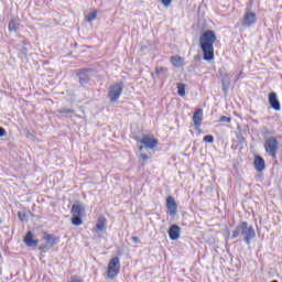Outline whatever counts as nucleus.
Here are the masks:
<instances>
[{
	"label": "nucleus",
	"mask_w": 282,
	"mask_h": 282,
	"mask_svg": "<svg viewBox=\"0 0 282 282\" xmlns=\"http://www.w3.org/2000/svg\"><path fill=\"white\" fill-rule=\"evenodd\" d=\"M120 273V258L115 257L108 263V279L113 280Z\"/></svg>",
	"instance_id": "20e7f679"
},
{
	"label": "nucleus",
	"mask_w": 282,
	"mask_h": 282,
	"mask_svg": "<svg viewBox=\"0 0 282 282\" xmlns=\"http://www.w3.org/2000/svg\"><path fill=\"white\" fill-rule=\"evenodd\" d=\"M96 17H98V12L91 11L85 17V20L87 21V23H91V21H96Z\"/></svg>",
	"instance_id": "6ab92c4d"
},
{
	"label": "nucleus",
	"mask_w": 282,
	"mask_h": 282,
	"mask_svg": "<svg viewBox=\"0 0 282 282\" xmlns=\"http://www.w3.org/2000/svg\"><path fill=\"white\" fill-rule=\"evenodd\" d=\"M19 30V22L17 20H11L9 22V32H17Z\"/></svg>",
	"instance_id": "aec40b11"
},
{
	"label": "nucleus",
	"mask_w": 282,
	"mask_h": 282,
	"mask_svg": "<svg viewBox=\"0 0 282 282\" xmlns=\"http://www.w3.org/2000/svg\"><path fill=\"white\" fill-rule=\"evenodd\" d=\"M242 235L245 237L246 243L249 246L250 241L257 237V232L254 231V227H248V223L243 221L241 224Z\"/></svg>",
	"instance_id": "423d86ee"
},
{
	"label": "nucleus",
	"mask_w": 282,
	"mask_h": 282,
	"mask_svg": "<svg viewBox=\"0 0 282 282\" xmlns=\"http://www.w3.org/2000/svg\"><path fill=\"white\" fill-rule=\"evenodd\" d=\"M83 213H85V206L80 203H76L72 207V216L73 217H83Z\"/></svg>",
	"instance_id": "4468645a"
},
{
	"label": "nucleus",
	"mask_w": 282,
	"mask_h": 282,
	"mask_svg": "<svg viewBox=\"0 0 282 282\" xmlns=\"http://www.w3.org/2000/svg\"><path fill=\"white\" fill-rule=\"evenodd\" d=\"M6 135V129L0 128V138H3Z\"/></svg>",
	"instance_id": "473e14b6"
},
{
	"label": "nucleus",
	"mask_w": 282,
	"mask_h": 282,
	"mask_svg": "<svg viewBox=\"0 0 282 282\" xmlns=\"http://www.w3.org/2000/svg\"><path fill=\"white\" fill-rule=\"evenodd\" d=\"M264 149L271 155V158H276V149H279V141L276 138H268L264 141Z\"/></svg>",
	"instance_id": "39448f33"
},
{
	"label": "nucleus",
	"mask_w": 282,
	"mask_h": 282,
	"mask_svg": "<svg viewBox=\"0 0 282 282\" xmlns=\"http://www.w3.org/2000/svg\"><path fill=\"white\" fill-rule=\"evenodd\" d=\"M83 216H73L72 224L73 226H83Z\"/></svg>",
	"instance_id": "4be33fe9"
},
{
	"label": "nucleus",
	"mask_w": 282,
	"mask_h": 282,
	"mask_svg": "<svg viewBox=\"0 0 282 282\" xmlns=\"http://www.w3.org/2000/svg\"><path fill=\"white\" fill-rule=\"evenodd\" d=\"M131 240L133 241V243H140V238H138L137 236H133Z\"/></svg>",
	"instance_id": "7c9ffc66"
},
{
	"label": "nucleus",
	"mask_w": 282,
	"mask_h": 282,
	"mask_svg": "<svg viewBox=\"0 0 282 282\" xmlns=\"http://www.w3.org/2000/svg\"><path fill=\"white\" fill-rule=\"evenodd\" d=\"M161 2L163 3V6L165 8H169V6H171V3H173V0H161Z\"/></svg>",
	"instance_id": "cd10ccee"
},
{
	"label": "nucleus",
	"mask_w": 282,
	"mask_h": 282,
	"mask_svg": "<svg viewBox=\"0 0 282 282\" xmlns=\"http://www.w3.org/2000/svg\"><path fill=\"white\" fill-rule=\"evenodd\" d=\"M166 208H167V215L170 217H174L177 213V203L175 202V198L173 196H170L166 198Z\"/></svg>",
	"instance_id": "6e6552de"
},
{
	"label": "nucleus",
	"mask_w": 282,
	"mask_h": 282,
	"mask_svg": "<svg viewBox=\"0 0 282 282\" xmlns=\"http://www.w3.org/2000/svg\"><path fill=\"white\" fill-rule=\"evenodd\" d=\"M171 63L174 67H182V65H184V58L180 56H173L171 58Z\"/></svg>",
	"instance_id": "dca6fc26"
},
{
	"label": "nucleus",
	"mask_w": 282,
	"mask_h": 282,
	"mask_svg": "<svg viewBox=\"0 0 282 282\" xmlns=\"http://www.w3.org/2000/svg\"><path fill=\"white\" fill-rule=\"evenodd\" d=\"M40 250H42V252H46L47 250H50V247L47 246H41Z\"/></svg>",
	"instance_id": "2f4dec72"
},
{
	"label": "nucleus",
	"mask_w": 282,
	"mask_h": 282,
	"mask_svg": "<svg viewBox=\"0 0 282 282\" xmlns=\"http://www.w3.org/2000/svg\"><path fill=\"white\" fill-rule=\"evenodd\" d=\"M230 83H226V80H223V89H224V91H225V94H227L228 93V85H229Z\"/></svg>",
	"instance_id": "c85d7f7f"
},
{
	"label": "nucleus",
	"mask_w": 282,
	"mask_h": 282,
	"mask_svg": "<svg viewBox=\"0 0 282 282\" xmlns=\"http://www.w3.org/2000/svg\"><path fill=\"white\" fill-rule=\"evenodd\" d=\"M58 113H74V110H72V109H61V110H58Z\"/></svg>",
	"instance_id": "c756f323"
},
{
	"label": "nucleus",
	"mask_w": 282,
	"mask_h": 282,
	"mask_svg": "<svg viewBox=\"0 0 282 282\" xmlns=\"http://www.w3.org/2000/svg\"><path fill=\"white\" fill-rule=\"evenodd\" d=\"M202 120H204V110L198 109L194 112L193 116V122L196 131H199V128L202 127Z\"/></svg>",
	"instance_id": "1a4fd4ad"
},
{
	"label": "nucleus",
	"mask_w": 282,
	"mask_h": 282,
	"mask_svg": "<svg viewBox=\"0 0 282 282\" xmlns=\"http://www.w3.org/2000/svg\"><path fill=\"white\" fill-rule=\"evenodd\" d=\"M204 142H207V144H213V142H215V138L213 135H205Z\"/></svg>",
	"instance_id": "a878e982"
},
{
	"label": "nucleus",
	"mask_w": 282,
	"mask_h": 282,
	"mask_svg": "<svg viewBox=\"0 0 282 282\" xmlns=\"http://www.w3.org/2000/svg\"><path fill=\"white\" fill-rule=\"evenodd\" d=\"M139 151L141 153V159L143 162H147V160H151L153 156V149L158 147V139L153 135H143V138L139 141Z\"/></svg>",
	"instance_id": "f03ea898"
},
{
	"label": "nucleus",
	"mask_w": 282,
	"mask_h": 282,
	"mask_svg": "<svg viewBox=\"0 0 282 282\" xmlns=\"http://www.w3.org/2000/svg\"><path fill=\"white\" fill-rule=\"evenodd\" d=\"M70 282H83V280H80V278H73Z\"/></svg>",
	"instance_id": "f704fd0d"
},
{
	"label": "nucleus",
	"mask_w": 282,
	"mask_h": 282,
	"mask_svg": "<svg viewBox=\"0 0 282 282\" xmlns=\"http://www.w3.org/2000/svg\"><path fill=\"white\" fill-rule=\"evenodd\" d=\"M241 232H242V229H241V225H240V227H236L234 232H232L234 239H237V237H240Z\"/></svg>",
	"instance_id": "b1692460"
},
{
	"label": "nucleus",
	"mask_w": 282,
	"mask_h": 282,
	"mask_svg": "<svg viewBox=\"0 0 282 282\" xmlns=\"http://www.w3.org/2000/svg\"><path fill=\"white\" fill-rule=\"evenodd\" d=\"M88 82H89V77L87 75H84V74L79 75L80 85H87Z\"/></svg>",
	"instance_id": "5701e85b"
},
{
	"label": "nucleus",
	"mask_w": 282,
	"mask_h": 282,
	"mask_svg": "<svg viewBox=\"0 0 282 282\" xmlns=\"http://www.w3.org/2000/svg\"><path fill=\"white\" fill-rule=\"evenodd\" d=\"M219 122H226L227 124H230L232 122V119L230 117L221 116L219 118Z\"/></svg>",
	"instance_id": "393cba45"
},
{
	"label": "nucleus",
	"mask_w": 282,
	"mask_h": 282,
	"mask_svg": "<svg viewBox=\"0 0 282 282\" xmlns=\"http://www.w3.org/2000/svg\"><path fill=\"white\" fill-rule=\"evenodd\" d=\"M257 23V13L252 11H246L242 17L241 25L243 28H252Z\"/></svg>",
	"instance_id": "0eeeda50"
},
{
	"label": "nucleus",
	"mask_w": 282,
	"mask_h": 282,
	"mask_svg": "<svg viewBox=\"0 0 282 282\" xmlns=\"http://www.w3.org/2000/svg\"><path fill=\"white\" fill-rule=\"evenodd\" d=\"M177 94H178V96L184 98V96H186V85L177 84Z\"/></svg>",
	"instance_id": "412c9836"
},
{
	"label": "nucleus",
	"mask_w": 282,
	"mask_h": 282,
	"mask_svg": "<svg viewBox=\"0 0 282 282\" xmlns=\"http://www.w3.org/2000/svg\"><path fill=\"white\" fill-rule=\"evenodd\" d=\"M44 241H46V243H48L51 247L56 246V243H58V240L56 239V237L52 235H45Z\"/></svg>",
	"instance_id": "a211bd4d"
},
{
	"label": "nucleus",
	"mask_w": 282,
	"mask_h": 282,
	"mask_svg": "<svg viewBox=\"0 0 282 282\" xmlns=\"http://www.w3.org/2000/svg\"><path fill=\"white\" fill-rule=\"evenodd\" d=\"M26 138H31V140H34V134H32L31 132H28Z\"/></svg>",
	"instance_id": "72a5a7b5"
},
{
	"label": "nucleus",
	"mask_w": 282,
	"mask_h": 282,
	"mask_svg": "<svg viewBox=\"0 0 282 282\" xmlns=\"http://www.w3.org/2000/svg\"><path fill=\"white\" fill-rule=\"evenodd\" d=\"M253 166L258 173H263L265 171V161L263 158L257 155L253 160Z\"/></svg>",
	"instance_id": "9b49d317"
},
{
	"label": "nucleus",
	"mask_w": 282,
	"mask_h": 282,
	"mask_svg": "<svg viewBox=\"0 0 282 282\" xmlns=\"http://www.w3.org/2000/svg\"><path fill=\"white\" fill-rule=\"evenodd\" d=\"M24 243L30 248H36L39 246V240L34 239V234H32V231H29L24 237Z\"/></svg>",
	"instance_id": "ddd939ff"
},
{
	"label": "nucleus",
	"mask_w": 282,
	"mask_h": 282,
	"mask_svg": "<svg viewBox=\"0 0 282 282\" xmlns=\"http://www.w3.org/2000/svg\"><path fill=\"white\" fill-rule=\"evenodd\" d=\"M18 217L21 219V221H25L28 219V215H25L23 212H19Z\"/></svg>",
	"instance_id": "bb28decb"
},
{
	"label": "nucleus",
	"mask_w": 282,
	"mask_h": 282,
	"mask_svg": "<svg viewBox=\"0 0 282 282\" xmlns=\"http://www.w3.org/2000/svg\"><path fill=\"white\" fill-rule=\"evenodd\" d=\"M123 90L124 85L122 83L111 85L108 89V98L110 102H118Z\"/></svg>",
	"instance_id": "7ed1b4c3"
},
{
	"label": "nucleus",
	"mask_w": 282,
	"mask_h": 282,
	"mask_svg": "<svg viewBox=\"0 0 282 282\" xmlns=\"http://www.w3.org/2000/svg\"><path fill=\"white\" fill-rule=\"evenodd\" d=\"M269 104L274 111H281V102H279V98H276V93L269 94Z\"/></svg>",
	"instance_id": "9d476101"
},
{
	"label": "nucleus",
	"mask_w": 282,
	"mask_h": 282,
	"mask_svg": "<svg viewBox=\"0 0 282 282\" xmlns=\"http://www.w3.org/2000/svg\"><path fill=\"white\" fill-rule=\"evenodd\" d=\"M182 229L177 225H172L169 229V236L172 241H177L180 239V232Z\"/></svg>",
	"instance_id": "f8f14e48"
},
{
	"label": "nucleus",
	"mask_w": 282,
	"mask_h": 282,
	"mask_svg": "<svg viewBox=\"0 0 282 282\" xmlns=\"http://www.w3.org/2000/svg\"><path fill=\"white\" fill-rule=\"evenodd\" d=\"M96 228L100 232H102V230H106L107 229V219H105V217H100L97 221Z\"/></svg>",
	"instance_id": "2eb2a0df"
},
{
	"label": "nucleus",
	"mask_w": 282,
	"mask_h": 282,
	"mask_svg": "<svg viewBox=\"0 0 282 282\" xmlns=\"http://www.w3.org/2000/svg\"><path fill=\"white\" fill-rule=\"evenodd\" d=\"M217 41V35L213 30H207L202 33L199 37L200 50L204 54V61L210 63V61H215V43Z\"/></svg>",
	"instance_id": "f257e3e1"
},
{
	"label": "nucleus",
	"mask_w": 282,
	"mask_h": 282,
	"mask_svg": "<svg viewBox=\"0 0 282 282\" xmlns=\"http://www.w3.org/2000/svg\"><path fill=\"white\" fill-rule=\"evenodd\" d=\"M169 69L166 67H156L155 70L152 73V78H158L159 76H162V74H166Z\"/></svg>",
	"instance_id": "f3484780"
}]
</instances>
